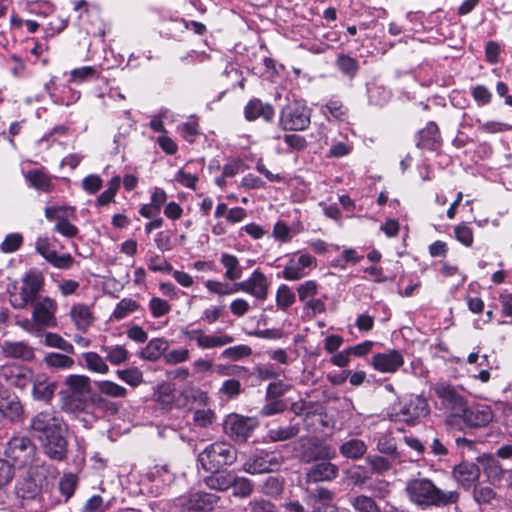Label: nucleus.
<instances>
[{
    "label": "nucleus",
    "mask_w": 512,
    "mask_h": 512,
    "mask_svg": "<svg viewBox=\"0 0 512 512\" xmlns=\"http://www.w3.org/2000/svg\"><path fill=\"white\" fill-rule=\"evenodd\" d=\"M466 426L478 428L487 426L493 419V413L490 407L486 405H472L463 407L459 415Z\"/></svg>",
    "instance_id": "17"
},
{
    "label": "nucleus",
    "mask_w": 512,
    "mask_h": 512,
    "mask_svg": "<svg viewBox=\"0 0 512 512\" xmlns=\"http://www.w3.org/2000/svg\"><path fill=\"white\" fill-rule=\"evenodd\" d=\"M282 139L289 149L296 152H302L308 147L306 138L296 133L284 134Z\"/></svg>",
    "instance_id": "60"
},
{
    "label": "nucleus",
    "mask_w": 512,
    "mask_h": 512,
    "mask_svg": "<svg viewBox=\"0 0 512 512\" xmlns=\"http://www.w3.org/2000/svg\"><path fill=\"white\" fill-rule=\"evenodd\" d=\"M416 147L431 152L439 151L443 145L440 129L436 122L429 121L415 135Z\"/></svg>",
    "instance_id": "16"
},
{
    "label": "nucleus",
    "mask_w": 512,
    "mask_h": 512,
    "mask_svg": "<svg viewBox=\"0 0 512 512\" xmlns=\"http://www.w3.org/2000/svg\"><path fill=\"white\" fill-rule=\"evenodd\" d=\"M45 344L49 347L58 348L68 354L74 353V346L61 337L59 334L48 332L45 335Z\"/></svg>",
    "instance_id": "53"
},
{
    "label": "nucleus",
    "mask_w": 512,
    "mask_h": 512,
    "mask_svg": "<svg viewBox=\"0 0 512 512\" xmlns=\"http://www.w3.org/2000/svg\"><path fill=\"white\" fill-rule=\"evenodd\" d=\"M235 476L231 472L219 470L212 472L210 476L204 479L205 484L213 490L225 491L232 486Z\"/></svg>",
    "instance_id": "29"
},
{
    "label": "nucleus",
    "mask_w": 512,
    "mask_h": 512,
    "mask_svg": "<svg viewBox=\"0 0 512 512\" xmlns=\"http://www.w3.org/2000/svg\"><path fill=\"white\" fill-rule=\"evenodd\" d=\"M454 235L457 241L466 247H471L474 242L473 229L466 223H460L454 227Z\"/></svg>",
    "instance_id": "56"
},
{
    "label": "nucleus",
    "mask_w": 512,
    "mask_h": 512,
    "mask_svg": "<svg viewBox=\"0 0 512 512\" xmlns=\"http://www.w3.org/2000/svg\"><path fill=\"white\" fill-rule=\"evenodd\" d=\"M471 96L478 106H486L492 102V93L485 86L478 84L471 88Z\"/></svg>",
    "instance_id": "59"
},
{
    "label": "nucleus",
    "mask_w": 512,
    "mask_h": 512,
    "mask_svg": "<svg viewBox=\"0 0 512 512\" xmlns=\"http://www.w3.org/2000/svg\"><path fill=\"white\" fill-rule=\"evenodd\" d=\"M455 480L465 489L475 485L480 476V469L474 463L463 462L453 470Z\"/></svg>",
    "instance_id": "24"
},
{
    "label": "nucleus",
    "mask_w": 512,
    "mask_h": 512,
    "mask_svg": "<svg viewBox=\"0 0 512 512\" xmlns=\"http://www.w3.org/2000/svg\"><path fill=\"white\" fill-rule=\"evenodd\" d=\"M180 136L189 144H194L197 137L201 134V128L198 119L191 117L187 122L178 127Z\"/></svg>",
    "instance_id": "40"
},
{
    "label": "nucleus",
    "mask_w": 512,
    "mask_h": 512,
    "mask_svg": "<svg viewBox=\"0 0 512 512\" xmlns=\"http://www.w3.org/2000/svg\"><path fill=\"white\" fill-rule=\"evenodd\" d=\"M333 457L329 450H304L301 458L305 462L319 460L307 473V482L317 483L320 481H330L336 478L338 474L337 466L331 464L327 459Z\"/></svg>",
    "instance_id": "6"
},
{
    "label": "nucleus",
    "mask_w": 512,
    "mask_h": 512,
    "mask_svg": "<svg viewBox=\"0 0 512 512\" xmlns=\"http://www.w3.org/2000/svg\"><path fill=\"white\" fill-rule=\"evenodd\" d=\"M393 410L397 419L406 422L408 425L419 423L430 413L427 400L419 395H411L409 398L400 401L398 406H394Z\"/></svg>",
    "instance_id": "8"
},
{
    "label": "nucleus",
    "mask_w": 512,
    "mask_h": 512,
    "mask_svg": "<svg viewBox=\"0 0 512 512\" xmlns=\"http://www.w3.org/2000/svg\"><path fill=\"white\" fill-rule=\"evenodd\" d=\"M216 414L211 409H197L193 413L195 425L206 428L214 423Z\"/></svg>",
    "instance_id": "63"
},
{
    "label": "nucleus",
    "mask_w": 512,
    "mask_h": 512,
    "mask_svg": "<svg viewBox=\"0 0 512 512\" xmlns=\"http://www.w3.org/2000/svg\"><path fill=\"white\" fill-rule=\"evenodd\" d=\"M290 389L291 385L283 380L270 382L266 388L265 399H281Z\"/></svg>",
    "instance_id": "54"
},
{
    "label": "nucleus",
    "mask_w": 512,
    "mask_h": 512,
    "mask_svg": "<svg viewBox=\"0 0 512 512\" xmlns=\"http://www.w3.org/2000/svg\"><path fill=\"white\" fill-rule=\"evenodd\" d=\"M237 459V450H202L198 454V463L206 472H219L224 466L233 464Z\"/></svg>",
    "instance_id": "9"
},
{
    "label": "nucleus",
    "mask_w": 512,
    "mask_h": 512,
    "mask_svg": "<svg viewBox=\"0 0 512 512\" xmlns=\"http://www.w3.org/2000/svg\"><path fill=\"white\" fill-rule=\"evenodd\" d=\"M477 460L489 478L497 479L501 477L503 470L495 455L484 453L481 456H478Z\"/></svg>",
    "instance_id": "36"
},
{
    "label": "nucleus",
    "mask_w": 512,
    "mask_h": 512,
    "mask_svg": "<svg viewBox=\"0 0 512 512\" xmlns=\"http://www.w3.org/2000/svg\"><path fill=\"white\" fill-rule=\"evenodd\" d=\"M149 309L153 318H161L171 311V305L160 297H152L149 301Z\"/></svg>",
    "instance_id": "57"
},
{
    "label": "nucleus",
    "mask_w": 512,
    "mask_h": 512,
    "mask_svg": "<svg viewBox=\"0 0 512 512\" xmlns=\"http://www.w3.org/2000/svg\"><path fill=\"white\" fill-rule=\"evenodd\" d=\"M259 425L257 417L236 412L227 414L222 423L224 434L238 445L245 444Z\"/></svg>",
    "instance_id": "4"
},
{
    "label": "nucleus",
    "mask_w": 512,
    "mask_h": 512,
    "mask_svg": "<svg viewBox=\"0 0 512 512\" xmlns=\"http://www.w3.org/2000/svg\"><path fill=\"white\" fill-rule=\"evenodd\" d=\"M45 218L48 221H54V232L59 233L66 238H74L78 235L79 229L73 224L78 220L77 211L74 206H48L44 209Z\"/></svg>",
    "instance_id": "5"
},
{
    "label": "nucleus",
    "mask_w": 512,
    "mask_h": 512,
    "mask_svg": "<svg viewBox=\"0 0 512 512\" xmlns=\"http://www.w3.org/2000/svg\"><path fill=\"white\" fill-rule=\"evenodd\" d=\"M323 108L326 109L329 114L337 120L343 121L348 116V108L339 99H330L328 102H326Z\"/></svg>",
    "instance_id": "55"
},
{
    "label": "nucleus",
    "mask_w": 512,
    "mask_h": 512,
    "mask_svg": "<svg viewBox=\"0 0 512 512\" xmlns=\"http://www.w3.org/2000/svg\"><path fill=\"white\" fill-rule=\"evenodd\" d=\"M32 319L36 326L54 327L56 326V316L58 305L50 297H43L32 304Z\"/></svg>",
    "instance_id": "14"
},
{
    "label": "nucleus",
    "mask_w": 512,
    "mask_h": 512,
    "mask_svg": "<svg viewBox=\"0 0 512 512\" xmlns=\"http://www.w3.org/2000/svg\"><path fill=\"white\" fill-rule=\"evenodd\" d=\"M109 504H105L100 495L91 496L84 504L82 512H106Z\"/></svg>",
    "instance_id": "64"
},
{
    "label": "nucleus",
    "mask_w": 512,
    "mask_h": 512,
    "mask_svg": "<svg viewBox=\"0 0 512 512\" xmlns=\"http://www.w3.org/2000/svg\"><path fill=\"white\" fill-rule=\"evenodd\" d=\"M101 352L106 353V359L112 365H120V364L124 363L129 357L128 350L124 346H121V345H116L113 347L103 346L101 348Z\"/></svg>",
    "instance_id": "43"
},
{
    "label": "nucleus",
    "mask_w": 512,
    "mask_h": 512,
    "mask_svg": "<svg viewBox=\"0 0 512 512\" xmlns=\"http://www.w3.org/2000/svg\"><path fill=\"white\" fill-rule=\"evenodd\" d=\"M219 497L207 492L191 493L183 502L182 506L186 512H208L212 510Z\"/></svg>",
    "instance_id": "21"
},
{
    "label": "nucleus",
    "mask_w": 512,
    "mask_h": 512,
    "mask_svg": "<svg viewBox=\"0 0 512 512\" xmlns=\"http://www.w3.org/2000/svg\"><path fill=\"white\" fill-rule=\"evenodd\" d=\"M219 392L225 395L228 399H234L238 397L243 390L239 380L230 378L222 383Z\"/></svg>",
    "instance_id": "61"
},
{
    "label": "nucleus",
    "mask_w": 512,
    "mask_h": 512,
    "mask_svg": "<svg viewBox=\"0 0 512 512\" xmlns=\"http://www.w3.org/2000/svg\"><path fill=\"white\" fill-rule=\"evenodd\" d=\"M244 118L248 122L262 120L266 124H272L275 119V108L269 102H263L260 98H251L243 110Z\"/></svg>",
    "instance_id": "15"
},
{
    "label": "nucleus",
    "mask_w": 512,
    "mask_h": 512,
    "mask_svg": "<svg viewBox=\"0 0 512 512\" xmlns=\"http://www.w3.org/2000/svg\"><path fill=\"white\" fill-rule=\"evenodd\" d=\"M70 316L76 328L83 332L87 331L94 321L90 307L83 303L74 304L71 307Z\"/></svg>",
    "instance_id": "26"
},
{
    "label": "nucleus",
    "mask_w": 512,
    "mask_h": 512,
    "mask_svg": "<svg viewBox=\"0 0 512 512\" xmlns=\"http://www.w3.org/2000/svg\"><path fill=\"white\" fill-rule=\"evenodd\" d=\"M319 284L315 280H307L297 287V293L301 302H306L308 298H314L318 293Z\"/></svg>",
    "instance_id": "62"
},
{
    "label": "nucleus",
    "mask_w": 512,
    "mask_h": 512,
    "mask_svg": "<svg viewBox=\"0 0 512 512\" xmlns=\"http://www.w3.org/2000/svg\"><path fill=\"white\" fill-rule=\"evenodd\" d=\"M24 177L28 182L29 187L40 192L51 193L55 189V184L53 182L54 176L48 173L44 167L28 170L24 174Z\"/></svg>",
    "instance_id": "22"
},
{
    "label": "nucleus",
    "mask_w": 512,
    "mask_h": 512,
    "mask_svg": "<svg viewBox=\"0 0 512 512\" xmlns=\"http://www.w3.org/2000/svg\"><path fill=\"white\" fill-rule=\"evenodd\" d=\"M84 359L87 368L93 372L105 374L109 371L108 365L105 363L103 358L96 352L84 353Z\"/></svg>",
    "instance_id": "50"
},
{
    "label": "nucleus",
    "mask_w": 512,
    "mask_h": 512,
    "mask_svg": "<svg viewBox=\"0 0 512 512\" xmlns=\"http://www.w3.org/2000/svg\"><path fill=\"white\" fill-rule=\"evenodd\" d=\"M23 243L24 238L21 233H9L0 244V249L3 253H14L22 247Z\"/></svg>",
    "instance_id": "51"
},
{
    "label": "nucleus",
    "mask_w": 512,
    "mask_h": 512,
    "mask_svg": "<svg viewBox=\"0 0 512 512\" xmlns=\"http://www.w3.org/2000/svg\"><path fill=\"white\" fill-rule=\"evenodd\" d=\"M433 390L444 409L449 411L452 416L460 415V411L463 410L467 402L453 385L441 382L437 383Z\"/></svg>",
    "instance_id": "11"
},
{
    "label": "nucleus",
    "mask_w": 512,
    "mask_h": 512,
    "mask_svg": "<svg viewBox=\"0 0 512 512\" xmlns=\"http://www.w3.org/2000/svg\"><path fill=\"white\" fill-rule=\"evenodd\" d=\"M0 376L5 378L8 384L24 388L28 383L26 373L17 366H4L1 369Z\"/></svg>",
    "instance_id": "35"
},
{
    "label": "nucleus",
    "mask_w": 512,
    "mask_h": 512,
    "mask_svg": "<svg viewBox=\"0 0 512 512\" xmlns=\"http://www.w3.org/2000/svg\"><path fill=\"white\" fill-rule=\"evenodd\" d=\"M79 486V477L72 472L64 473L58 481V490L64 498V502H68L75 494Z\"/></svg>",
    "instance_id": "32"
},
{
    "label": "nucleus",
    "mask_w": 512,
    "mask_h": 512,
    "mask_svg": "<svg viewBox=\"0 0 512 512\" xmlns=\"http://www.w3.org/2000/svg\"><path fill=\"white\" fill-rule=\"evenodd\" d=\"M221 265L225 268V277L230 281H236L242 277L243 268L238 258L229 253H223L220 258Z\"/></svg>",
    "instance_id": "33"
},
{
    "label": "nucleus",
    "mask_w": 512,
    "mask_h": 512,
    "mask_svg": "<svg viewBox=\"0 0 512 512\" xmlns=\"http://www.w3.org/2000/svg\"><path fill=\"white\" fill-rule=\"evenodd\" d=\"M244 469L250 474L271 472V468L269 464H267L264 454L261 456H257L250 461H247L244 464Z\"/></svg>",
    "instance_id": "58"
},
{
    "label": "nucleus",
    "mask_w": 512,
    "mask_h": 512,
    "mask_svg": "<svg viewBox=\"0 0 512 512\" xmlns=\"http://www.w3.org/2000/svg\"><path fill=\"white\" fill-rule=\"evenodd\" d=\"M65 390L60 392H69L73 394L90 395V379L84 375H70L65 379Z\"/></svg>",
    "instance_id": "31"
},
{
    "label": "nucleus",
    "mask_w": 512,
    "mask_h": 512,
    "mask_svg": "<svg viewBox=\"0 0 512 512\" xmlns=\"http://www.w3.org/2000/svg\"><path fill=\"white\" fill-rule=\"evenodd\" d=\"M16 491L23 499H33L40 491L39 485L31 478H24L16 484Z\"/></svg>",
    "instance_id": "44"
},
{
    "label": "nucleus",
    "mask_w": 512,
    "mask_h": 512,
    "mask_svg": "<svg viewBox=\"0 0 512 512\" xmlns=\"http://www.w3.org/2000/svg\"><path fill=\"white\" fill-rule=\"evenodd\" d=\"M307 498L309 502L312 503L313 508L315 505H327L332 504V500L334 497V494L322 487V486H316L315 488H307Z\"/></svg>",
    "instance_id": "39"
},
{
    "label": "nucleus",
    "mask_w": 512,
    "mask_h": 512,
    "mask_svg": "<svg viewBox=\"0 0 512 512\" xmlns=\"http://www.w3.org/2000/svg\"><path fill=\"white\" fill-rule=\"evenodd\" d=\"M36 252L41 255L49 264L57 269H70L75 260L70 253L59 255L54 248L52 240L47 237H38L35 243Z\"/></svg>",
    "instance_id": "10"
},
{
    "label": "nucleus",
    "mask_w": 512,
    "mask_h": 512,
    "mask_svg": "<svg viewBox=\"0 0 512 512\" xmlns=\"http://www.w3.org/2000/svg\"><path fill=\"white\" fill-rule=\"evenodd\" d=\"M406 492L411 502L418 506H446L457 503V491L444 492L426 478L414 479L407 483Z\"/></svg>",
    "instance_id": "2"
},
{
    "label": "nucleus",
    "mask_w": 512,
    "mask_h": 512,
    "mask_svg": "<svg viewBox=\"0 0 512 512\" xmlns=\"http://www.w3.org/2000/svg\"><path fill=\"white\" fill-rule=\"evenodd\" d=\"M100 74V69L97 66H82L70 71L69 82L82 84L84 82L98 80Z\"/></svg>",
    "instance_id": "34"
},
{
    "label": "nucleus",
    "mask_w": 512,
    "mask_h": 512,
    "mask_svg": "<svg viewBox=\"0 0 512 512\" xmlns=\"http://www.w3.org/2000/svg\"><path fill=\"white\" fill-rule=\"evenodd\" d=\"M252 355V348L245 344H240L226 348L222 351L221 357L230 361H239Z\"/></svg>",
    "instance_id": "45"
},
{
    "label": "nucleus",
    "mask_w": 512,
    "mask_h": 512,
    "mask_svg": "<svg viewBox=\"0 0 512 512\" xmlns=\"http://www.w3.org/2000/svg\"><path fill=\"white\" fill-rule=\"evenodd\" d=\"M269 286L270 283L266 275L259 268L255 269L248 279L234 283L236 292L249 294L259 301L267 299Z\"/></svg>",
    "instance_id": "12"
},
{
    "label": "nucleus",
    "mask_w": 512,
    "mask_h": 512,
    "mask_svg": "<svg viewBox=\"0 0 512 512\" xmlns=\"http://www.w3.org/2000/svg\"><path fill=\"white\" fill-rule=\"evenodd\" d=\"M405 363L404 355L400 350L390 349L387 352L375 353L370 358V366L380 373L394 374Z\"/></svg>",
    "instance_id": "13"
},
{
    "label": "nucleus",
    "mask_w": 512,
    "mask_h": 512,
    "mask_svg": "<svg viewBox=\"0 0 512 512\" xmlns=\"http://www.w3.org/2000/svg\"><path fill=\"white\" fill-rule=\"evenodd\" d=\"M44 278L36 271H29L22 279L18 293H10L9 302L15 309H23L36 302L38 294L43 289Z\"/></svg>",
    "instance_id": "7"
},
{
    "label": "nucleus",
    "mask_w": 512,
    "mask_h": 512,
    "mask_svg": "<svg viewBox=\"0 0 512 512\" xmlns=\"http://www.w3.org/2000/svg\"><path fill=\"white\" fill-rule=\"evenodd\" d=\"M2 352L4 356L8 358L22 359L26 361L34 358L33 348L23 341H4L2 345Z\"/></svg>",
    "instance_id": "25"
},
{
    "label": "nucleus",
    "mask_w": 512,
    "mask_h": 512,
    "mask_svg": "<svg viewBox=\"0 0 512 512\" xmlns=\"http://www.w3.org/2000/svg\"><path fill=\"white\" fill-rule=\"evenodd\" d=\"M61 409L67 413H81L86 412L92 407L91 397L73 394L69 392H59Z\"/></svg>",
    "instance_id": "23"
},
{
    "label": "nucleus",
    "mask_w": 512,
    "mask_h": 512,
    "mask_svg": "<svg viewBox=\"0 0 512 512\" xmlns=\"http://www.w3.org/2000/svg\"><path fill=\"white\" fill-rule=\"evenodd\" d=\"M287 404L283 399H266V403L259 410L261 417H271L283 413Z\"/></svg>",
    "instance_id": "47"
},
{
    "label": "nucleus",
    "mask_w": 512,
    "mask_h": 512,
    "mask_svg": "<svg viewBox=\"0 0 512 512\" xmlns=\"http://www.w3.org/2000/svg\"><path fill=\"white\" fill-rule=\"evenodd\" d=\"M349 502L357 512H381L376 502L366 495L350 497Z\"/></svg>",
    "instance_id": "42"
},
{
    "label": "nucleus",
    "mask_w": 512,
    "mask_h": 512,
    "mask_svg": "<svg viewBox=\"0 0 512 512\" xmlns=\"http://www.w3.org/2000/svg\"><path fill=\"white\" fill-rule=\"evenodd\" d=\"M300 432V424H291L286 427H277L269 429L267 434L264 436V443L278 442L289 440L298 435Z\"/></svg>",
    "instance_id": "30"
},
{
    "label": "nucleus",
    "mask_w": 512,
    "mask_h": 512,
    "mask_svg": "<svg viewBox=\"0 0 512 512\" xmlns=\"http://www.w3.org/2000/svg\"><path fill=\"white\" fill-rule=\"evenodd\" d=\"M275 300L277 307L282 311H286L295 303L296 297L288 285L281 284L276 291Z\"/></svg>",
    "instance_id": "41"
},
{
    "label": "nucleus",
    "mask_w": 512,
    "mask_h": 512,
    "mask_svg": "<svg viewBox=\"0 0 512 512\" xmlns=\"http://www.w3.org/2000/svg\"><path fill=\"white\" fill-rule=\"evenodd\" d=\"M154 243L162 253L169 252L174 249V235L171 230H162L156 233Z\"/></svg>",
    "instance_id": "49"
},
{
    "label": "nucleus",
    "mask_w": 512,
    "mask_h": 512,
    "mask_svg": "<svg viewBox=\"0 0 512 512\" xmlns=\"http://www.w3.org/2000/svg\"><path fill=\"white\" fill-rule=\"evenodd\" d=\"M56 388L57 384L55 382L36 380L32 388L33 398L48 403L53 398Z\"/></svg>",
    "instance_id": "37"
},
{
    "label": "nucleus",
    "mask_w": 512,
    "mask_h": 512,
    "mask_svg": "<svg viewBox=\"0 0 512 512\" xmlns=\"http://www.w3.org/2000/svg\"><path fill=\"white\" fill-rule=\"evenodd\" d=\"M168 346V341L164 338H153L141 350L139 356L144 360L157 361L166 354Z\"/></svg>",
    "instance_id": "28"
},
{
    "label": "nucleus",
    "mask_w": 512,
    "mask_h": 512,
    "mask_svg": "<svg viewBox=\"0 0 512 512\" xmlns=\"http://www.w3.org/2000/svg\"><path fill=\"white\" fill-rule=\"evenodd\" d=\"M0 413L11 422L23 419L24 408L19 397L7 389L0 390Z\"/></svg>",
    "instance_id": "20"
},
{
    "label": "nucleus",
    "mask_w": 512,
    "mask_h": 512,
    "mask_svg": "<svg viewBox=\"0 0 512 512\" xmlns=\"http://www.w3.org/2000/svg\"><path fill=\"white\" fill-rule=\"evenodd\" d=\"M312 109L303 99L288 100L279 112L278 126L285 132H303L311 125Z\"/></svg>",
    "instance_id": "3"
},
{
    "label": "nucleus",
    "mask_w": 512,
    "mask_h": 512,
    "mask_svg": "<svg viewBox=\"0 0 512 512\" xmlns=\"http://www.w3.org/2000/svg\"><path fill=\"white\" fill-rule=\"evenodd\" d=\"M116 374L122 381L132 387H137L144 381L143 373L138 367L117 370Z\"/></svg>",
    "instance_id": "46"
},
{
    "label": "nucleus",
    "mask_w": 512,
    "mask_h": 512,
    "mask_svg": "<svg viewBox=\"0 0 512 512\" xmlns=\"http://www.w3.org/2000/svg\"><path fill=\"white\" fill-rule=\"evenodd\" d=\"M96 385L99 392L107 396L118 398L124 397L127 394L125 387L109 380L99 381L96 383Z\"/></svg>",
    "instance_id": "48"
},
{
    "label": "nucleus",
    "mask_w": 512,
    "mask_h": 512,
    "mask_svg": "<svg viewBox=\"0 0 512 512\" xmlns=\"http://www.w3.org/2000/svg\"><path fill=\"white\" fill-rule=\"evenodd\" d=\"M316 263V259L310 254H301L297 259L291 257L281 274L278 277H282L287 281H297L308 275L305 271L306 268H310Z\"/></svg>",
    "instance_id": "18"
},
{
    "label": "nucleus",
    "mask_w": 512,
    "mask_h": 512,
    "mask_svg": "<svg viewBox=\"0 0 512 512\" xmlns=\"http://www.w3.org/2000/svg\"><path fill=\"white\" fill-rule=\"evenodd\" d=\"M184 335L189 340H195L197 346L201 349H212L216 347H222L227 344L234 342V337L229 334H213L208 335L201 329H193L184 331Z\"/></svg>",
    "instance_id": "19"
},
{
    "label": "nucleus",
    "mask_w": 512,
    "mask_h": 512,
    "mask_svg": "<svg viewBox=\"0 0 512 512\" xmlns=\"http://www.w3.org/2000/svg\"><path fill=\"white\" fill-rule=\"evenodd\" d=\"M148 269L152 272L171 273L172 264L162 255L154 254L147 259Z\"/></svg>",
    "instance_id": "52"
},
{
    "label": "nucleus",
    "mask_w": 512,
    "mask_h": 512,
    "mask_svg": "<svg viewBox=\"0 0 512 512\" xmlns=\"http://www.w3.org/2000/svg\"><path fill=\"white\" fill-rule=\"evenodd\" d=\"M30 435L44 448H66L67 425L48 412L35 415L30 424Z\"/></svg>",
    "instance_id": "1"
},
{
    "label": "nucleus",
    "mask_w": 512,
    "mask_h": 512,
    "mask_svg": "<svg viewBox=\"0 0 512 512\" xmlns=\"http://www.w3.org/2000/svg\"><path fill=\"white\" fill-rule=\"evenodd\" d=\"M139 307L140 304L137 301L131 298H123L116 304L110 319L120 321L126 318L129 314L137 311Z\"/></svg>",
    "instance_id": "38"
},
{
    "label": "nucleus",
    "mask_w": 512,
    "mask_h": 512,
    "mask_svg": "<svg viewBox=\"0 0 512 512\" xmlns=\"http://www.w3.org/2000/svg\"><path fill=\"white\" fill-rule=\"evenodd\" d=\"M335 67L343 76L350 80H353L360 70V64L358 60L345 53L337 54L335 59Z\"/></svg>",
    "instance_id": "27"
}]
</instances>
